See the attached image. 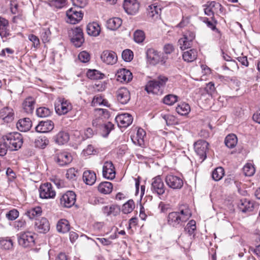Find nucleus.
<instances>
[{"label":"nucleus","mask_w":260,"mask_h":260,"mask_svg":"<svg viewBox=\"0 0 260 260\" xmlns=\"http://www.w3.org/2000/svg\"><path fill=\"white\" fill-rule=\"evenodd\" d=\"M202 21L206 24L207 26L211 28L212 30L215 31L218 34H220V30L217 29L216 27V25L217 23H215L214 21H210L209 18L207 17H203L201 18Z\"/></svg>","instance_id":"nucleus-53"},{"label":"nucleus","mask_w":260,"mask_h":260,"mask_svg":"<svg viewBox=\"0 0 260 260\" xmlns=\"http://www.w3.org/2000/svg\"><path fill=\"white\" fill-rule=\"evenodd\" d=\"M35 100L32 97H28L23 103V108L27 114H31L35 109Z\"/></svg>","instance_id":"nucleus-29"},{"label":"nucleus","mask_w":260,"mask_h":260,"mask_svg":"<svg viewBox=\"0 0 260 260\" xmlns=\"http://www.w3.org/2000/svg\"><path fill=\"white\" fill-rule=\"evenodd\" d=\"M208 143L204 140H199L194 144L195 151L202 161L204 160L207 157L206 152L208 149Z\"/></svg>","instance_id":"nucleus-10"},{"label":"nucleus","mask_w":260,"mask_h":260,"mask_svg":"<svg viewBox=\"0 0 260 260\" xmlns=\"http://www.w3.org/2000/svg\"><path fill=\"white\" fill-rule=\"evenodd\" d=\"M78 58L81 62L86 63L89 61L90 59V55L88 52L86 51H82L79 54Z\"/></svg>","instance_id":"nucleus-63"},{"label":"nucleus","mask_w":260,"mask_h":260,"mask_svg":"<svg viewBox=\"0 0 260 260\" xmlns=\"http://www.w3.org/2000/svg\"><path fill=\"white\" fill-rule=\"evenodd\" d=\"M102 210L104 213L106 214L107 216L110 215L115 216L120 211L119 207L115 205L104 206L103 207Z\"/></svg>","instance_id":"nucleus-36"},{"label":"nucleus","mask_w":260,"mask_h":260,"mask_svg":"<svg viewBox=\"0 0 260 260\" xmlns=\"http://www.w3.org/2000/svg\"><path fill=\"white\" fill-rule=\"evenodd\" d=\"M116 76L118 81L126 83L130 81L133 78L132 73L125 69L119 70L116 74Z\"/></svg>","instance_id":"nucleus-23"},{"label":"nucleus","mask_w":260,"mask_h":260,"mask_svg":"<svg viewBox=\"0 0 260 260\" xmlns=\"http://www.w3.org/2000/svg\"><path fill=\"white\" fill-rule=\"evenodd\" d=\"M123 7L127 14L134 15L138 12L139 3L137 0H124Z\"/></svg>","instance_id":"nucleus-14"},{"label":"nucleus","mask_w":260,"mask_h":260,"mask_svg":"<svg viewBox=\"0 0 260 260\" xmlns=\"http://www.w3.org/2000/svg\"><path fill=\"white\" fill-rule=\"evenodd\" d=\"M54 159L59 166H64L72 162L73 157L70 153L61 151L55 154Z\"/></svg>","instance_id":"nucleus-13"},{"label":"nucleus","mask_w":260,"mask_h":260,"mask_svg":"<svg viewBox=\"0 0 260 260\" xmlns=\"http://www.w3.org/2000/svg\"><path fill=\"white\" fill-rule=\"evenodd\" d=\"M133 52L129 49H125L122 53V57L125 61H131L133 59Z\"/></svg>","instance_id":"nucleus-59"},{"label":"nucleus","mask_w":260,"mask_h":260,"mask_svg":"<svg viewBox=\"0 0 260 260\" xmlns=\"http://www.w3.org/2000/svg\"><path fill=\"white\" fill-rule=\"evenodd\" d=\"M51 32L48 28H43L41 32V38L44 43L47 42L50 40Z\"/></svg>","instance_id":"nucleus-60"},{"label":"nucleus","mask_w":260,"mask_h":260,"mask_svg":"<svg viewBox=\"0 0 260 260\" xmlns=\"http://www.w3.org/2000/svg\"><path fill=\"white\" fill-rule=\"evenodd\" d=\"M107 103V101L104 100L102 96L97 95L94 96L91 104L93 106H97L98 105L106 106Z\"/></svg>","instance_id":"nucleus-56"},{"label":"nucleus","mask_w":260,"mask_h":260,"mask_svg":"<svg viewBox=\"0 0 260 260\" xmlns=\"http://www.w3.org/2000/svg\"><path fill=\"white\" fill-rule=\"evenodd\" d=\"M72 32L71 42L76 47H80L84 41L82 29L76 27L72 29Z\"/></svg>","instance_id":"nucleus-15"},{"label":"nucleus","mask_w":260,"mask_h":260,"mask_svg":"<svg viewBox=\"0 0 260 260\" xmlns=\"http://www.w3.org/2000/svg\"><path fill=\"white\" fill-rule=\"evenodd\" d=\"M0 246L3 249L9 250L13 248V243L10 238H2L0 239Z\"/></svg>","instance_id":"nucleus-42"},{"label":"nucleus","mask_w":260,"mask_h":260,"mask_svg":"<svg viewBox=\"0 0 260 260\" xmlns=\"http://www.w3.org/2000/svg\"><path fill=\"white\" fill-rule=\"evenodd\" d=\"M122 24V20L120 18L115 17L111 18L107 21V27L111 30H115L118 28Z\"/></svg>","instance_id":"nucleus-37"},{"label":"nucleus","mask_w":260,"mask_h":260,"mask_svg":"<svg viewBox=\"0 0 260 260\" xmlns=\"http://www.w3.org/2000/svg\"><path fill=\"white\" fill-rule=\"evenodd\" d=\"M55 109L58 115H64L72 109V105L68 100L59 98L55 104Z\"/></svg>","instance_id":"nucleus-4"},{"label":"nucleus","mask_w":260,"mask_h":260,"mask_svg":"<svg viewBox=\"0 0 260 260\" xmlns=\"http://www.w3.org/2000/svg\"><path fill=\"white\" fill-rule=\"evenodd\" d=\"M35 226L37 231L40 233H46L50 229L49 221L45 217H42L41 219L37 220L36 222Z\"/></svg>","instance_id":"nucleus-24"},{"label":"nucleus","mask_w":260,"mask_h":260,"mask_svg":"<svg viewBox=\"0 0 260 260\" xmlns=\"http://www.w3.org/2000/svg\"><path fill=\"white\" fill-rule=\"evenodd\" d=\"M10 9L11 13L13 14L22 13V11L20 9L18 3L16 0H11L10 3Z\"/></svg>","instance_id":"nucleus-51"},{"label":"nucleus","mask_w":260,"mask_h":260,"mask_svg":"<svg viewBox=\"0 0 260 260\" xmlns=\"http://www.w3.org/2000/svg\"><path fill=\"white\" fill-rule=\"evenodd\" d=\"M185 231L189 235L194 236V231L196 230V222L194 220H190L184 228Z\"/></svg>","instance_id":"nucleus-45"},{"label":"nucleus","mask_w":260,"mask_h":260,"mask_svg":"<svg viewBox=\"0 0 260 260\" xmlns=\"http://www.w3.org/2000/svg\"><path fill=\"white\" fill-rule=\"evenodd\" d=\"M135 208V203L133 200H129L122 206V211L124 214L132 212Z\"/></svg>","instance_id":"nucleus-50"},{"label":"nucleus","mask_w":260,"mask_h":260,"mask_svg":"<svg viewBox=\"0 0 260 260\" xmlns=\"http://www.w3.org/2000/svg\"><path fill=\"white\" fill-rule=\"evenodd\" d=\"M145 38V33L143 30H137L134 34V41L138 43H142Z\"/></svg>","instance_id":"nucleus-54"},{"label":"nucleus","mask_w":260,"mask_h":260,"mask_svg":"<svg viewBox=\"0 0 260 260\" xmlns=\"http://www.w3.org/2000/svg\"><path fill=\"white\" fill-rule=\"evenodd\" d=\"M16 126L18 130L25 132L30 129L32 126V123L29 118H24L19 120Z\"/></svg>","instance_id":"nucleus-26"},{"label":"nucleus","mask_w":260,"mask_h":260,"mask_svg":"<svg viewBox=\"0 0 260 260\" xmlns=\"http://www.w3.org/2000/svg\"><path fill=\"white\" fill-rule=\"evenodd\" d=\"M76 195L73 191H68L60 197V204L65 208H71L75 203Z\"/></svg>","instance_id":"nucleus-5"},{"label":"nucleus","mask_w":260,"mask_h":260,"mask_svg":"<svg viewBox=\"0 0 260 260\" xmlns=\"http://www.w3.org/2000/svg\"><path fill=\"white\" fill-rule=\"evenodd\" d=\"M98 190L103 194H109L111 192L113 189V185L110 182H101L98 186Z\"/></svg>","instance_id":"nucleus-35"},{"label":"nucleus","mask_w":260,"mask_h":260,"mask_svg":"<svg viewBox=\"0 0 260 260\" xmlns=\"http://www.w3.org/2000/svg\"><path fill=\"white\" fill-rule=\"evenodd\" d=\"M176 112L181 115H186L190 111L189 105L186 103H181L176 108Z\"/></svg>","instance_id":"nucleus-39"},{"label":"nucleus","mask_w":260,"mask_h":260,"mask_svg":"<svg viewBox=\"0 0 260 260\" xmlns=\"http://www.w3.org/2000/svg\"><path fill=\"white\" fill-rule=\"evenodd\" d=\"M96 179L95 173L91 170H87L84 172L83 174V180L87 185H93Z\"/></svg>","instance_id":"nucleus-27"},{"label":"nucleus","mask_w":260,"mask_h":260,"mask_svg":"<svg viewBox=\"0 0 260 260\" xmlns=\"http://www.w3.org/2000/svg\"><path fill=\"white\" fill-rule=\"evenodd\" d=\"M243 171L245 176H251L254 174L255 169L251 164H247L244 166Z\"/></svg>","instance_id":"nucleus-55"},{"label":"nucleus","mask_w":260,"mask_h":260,"mask_svg":"<svg viewBox=\"0 0 260 260\" xmlns=\"http://www.w3.org/2000/svg\"><path fill=\"white\" fill-rule=\"evenodd\" d=\"M241 203L239 205L240 210L244 213L250 212L253 210L254 207L253 202L247 199L241 200Z\"/></svg>","instance_id":"nucleus-31"},{"label":"nucleus","mask_w":260,"mask_h":260,"mask_svg":"<svg viewBox=\"0 0 260 260\" xmlns=\"http://www.w3.org/2000/svg\"><path fill=\"white\" fill-rule=\"evenodd\" d=\"M19 216V212L16 209H13L6 214V217L10 220H14Z\"/></svg>","instance_id":"nucleus-62"},{"label":"nucleus","mask_w":260,"mask_h":260,"mask_svg":"<svg viewBox=\"0 0 260 260\" xmlns=\"http://www.w3.org/2000/svg\"><path fill=\"white\" fill-rule=\"evenodd\" d=\"M48 5L51 7L60 9L66 5V0H49Z\"/></svg>","instance_id":"nucleus-46"},{"label":"nucleus","mask_w":260,"mask_h":260,"mask_svg":"<svg viewBox=\"0 0 260 260\" xmlns=\"http://www.w3.org/2000/svg\"><path fill=\"white\" fill-rule=\"evenodd\" d=\"M3 140L6 141L8 148L11 151L20 149L23 143V137L19 133H11L3 137Z\"/></svg>","instance_id":"nucleus-3"},{"label":"nucleus","mask_w":260,"mask_h":260,"mask_svg":"<svg viewBox=\"0 0 260 260\" xmlns=\"http://www.w3.org/2000/svg\"><path fill=\"white\" fill-rule=\"evenodd\" d=\"M49 144V140L45 137H40L35 141V146L40 148H45Z\"/></svg>","instance_id":"nucleus-49"},{"label":"nucleus","mask_w":260,"mask_h":260,"mask_svg":"<svg viewBox=\"0 0 260 260\" xmlns=\"http://www.w3.org/2000/svg\"><path fill=\"white\" fill-rule=\"evenodd\" d=\"M78 170L74 168H71L67 170L66 174V178L72 181L76 180L77 179V173Z\"/></svg>","instance_id":"nucleus-57"},{"label":"nucleus","mask_w":260,"mask_h":260,"mask_svg":"<svg viewBox=\"0 0 260 260\" xmlns=\"http://www.w3.org/2000/svg\"><path fill=\"white\" fill-rule=\"evenodd\" d=\"M165 181L167 185L173 189H180L183 185V181L180 177L172 174L166 176Z\"/></svg>","instance_id":"nucleus-8"},{"label":"nucleus","mask_w":260,"mask_h":260,"mask_svg":"<svg viewBox=\"0 0 260 260\" xmlns=\"http://www.w3.org/2000/svg\"><path fill=\"white\" fill-rule=\"evenodd\" d=\"M17 236L19 245L26 248L32 246L35 244V238L32 233L24 232L20 233Z\"/></svg>","instance_id":"nucleus-7"},{"label":"nucleus","mask_w":260,"mask_h":260,"mask_svg":"<svg viewBox=\"0 0 260 260\" xmlns=\"http://www.w3.org/2000/svg\"><path fill=\"white\" fill-rule=\"evenodd\" d=\"M178 98V96L176 95L169 94L164 98L163 103L166 105L171 106L177 102Z\"/></svg>","instance_id":"nucleus-47"},{"label":"nucleus","mask_w":260,"mask_h":260,"mask_svg":"<svg viewBox=\"0 0 260 260\" xmlns=\"http://www.w3.org/2000/svg\"><path fill=\"white\" fill-rule=\"evenodd\" d=\"M147 61L152 64L155 65L159 63V52L153 48H149L146 51Z\"/></svg>","instance_id":"nucleus-25"},{"label":"nucleus","mask_w":260,"mask_h":260,"mask_svg":"<svg viewBox=\"0 0 260 260\" xmlns=\"http://www.w3.org/2000/svg\"><path fill=\"white\" fill-rule=\"evenodd\" d=\"M87 76L91 80L103 79L104 75L96 70H89L87 72Z\"/></svg>","instance_id":"nucleus-43"},{"label":"nucleus","mask_w":260,"mask_h":260,"mask_svg":"<svg viewBox=\"0 0 260 260\" xmlns=\"http://www.w3.org/2000/svg\"><path fill=\"white\" fill-rule=\"evenodd\" d=\"M40 197L44 199H54L56 192L50 183H45L39 187Z\"/></svg>","instance_id":"nucleus-6"},{"label":"nucleus","mask_w":260,"mask_h":260,"mask_svg":"<svg viewBox=\"0 0 260 260\" xmlns=\"http://www.w3.org/2000/svg\"><path fill=\"white\" fill-rule=\"evenodd\" d=\"M42 213V208L40 206L31 208L27 210L25 214L30 219H36L40 216Z\"/></svg>","instance_id":"nucleus-30"},{"label":"nucleus","mask_w":260,"mask_h":260,"mask_svg":"<svg viewBox=\"0 0 260 260\" xmlns=\"http://www.w3.org/2000/svg\"><path fill=\"white\" fill-rule=\"evenodd\" d=\"M195 38V35L193 32H187L183 35L178 41L180 48L182 50L190 48L193 40Z\"/></svg>","instance_id":"nucleus-16"},{"label":"nucleus","mask_w":260,"mask_h":260,"mask_svg":"<svg viewBox=\"0 0 260 260\" xmlns=\"http://www.w3.org/2000/svg\"><path fill=\"white\" fill-rule=\"evenodd\" d=\"M237 138L234 134H230L227 136L224 141L225 145L230 148L235 147L237 144Z\"/></svg>","instance_id":"nucleus-40"},{"label":"nucleus","mask_w":260,"mask_h":260,"mask_svg":"<svg viewBox=\"0 0 260 260\" xmlns=\"http://www.w3.org/2000/svg\"><path fill=\"white\" fill-rule=\"evenodd\" d=\"M67 22L71 24H76L82 20L83 13L81 11H78L75 8H71L66 12Z\"/></svg>","instance_id":"nucleus-11"},{"label":"nucleus","mask_w":260,"mask_h":260,"mask_svg":"<svg viewBox=\"0 0 260 260\" xmlns=\"http://www.w3.org/2000/svg\"><path fill=\"white\" fill-rule=\"evenodd\" d=\"M101 128H102L103 131L105 132V134H103V136L106 137L108 136L110 132L113 129L114 124L111 122H108L102 124Z\"/></svg>","instance_id":"nucleus-58"},{"label":"nucleus","mask_w":260,"mask_h":260,"mask_svg":"<svg viewBox=\"0 0 260 260\" xmlns=\"http://www.w3.org/2000/svg\"><path fill=\"white\" fill-rule=\"evenodd\" d=\"M102 61L107 64H114L117 61L116 54L112 51L105 50L101 56Z\"/></svg>","instance_id":"nucleus-20"},{"label":"nucleus","mask_w":260,"mask_h":260,"mask_svg":"<svg viewBox=\"0 0 260 260\" xmlns=\"http://www.w3.org/2000/svg\"><path fill=\"white\" fill-rule=\"evenodd\" d=\"M56 228L58 232L66 233L69 231L70 229V225L67 220L65 219H61L58 221Z\"/></svg>","instance_id":"nucleus-34"},{"label":"nucleus","mask_w":260,"mask_h":260,"mask_svg":"<svg viewBox=\"0 0 260 260\" xmlns=\"http://www.w3.org/2000/svg\"><path fill=\"white\" fill-rule=\"evenodd\" d=\"M151 190L153 193L159 196L165 193L166 188L160 176H157L152 179Z\"/></svg>","instance_id":"nucleus-9"},{"label":"nucleus","mask_w":260,"mask_h":260,"mask_svg":"<svg viewBox=\"0 0 260 260\" xmlns=\"http://www.w3.org/2000/svg\"><path fill=\"white\" fill-rule=\"evenodd\" d=\"M54 128V123L51 120L42 121L36 126V132L40 133H48Z\"/></svg>","instance_id":"nucleus-21"},{"label":"nucleus","mask_w":260,"mask_h":260,"mask_svg":"<svg viewBox=\"0 0 260 260\" xmlns=\"http://www.w3.org/2000/svg\"><path fill=\"white\" fill-rule=\"evenodd\" d=\"M28 40L32 42V46L35 48H38L40 46V40L36 36L33 34H30L28 36Z\"/></svg>","instance_id":"nucleus-64"},{"label":"nucleus","mask_w":260,"mask_h":260,"mask_svg":"<svg viewBox=\"0 0 260 260\" xmlns=\"http://www.w3.org/2000/svg\"><path fill=\"white\" fill-rule=\"evenodd\" d=\"M207 4L215 14H219L223 12L224 8L220 3L212 1L208 3Z\"/></svg>","instance_id":"nucleus-41"},{"label":"nucleus","mask_w":260,"mask_h":260,"mask_svg":"<svg viewBox=\"0 0 260 260\" xmlns=\"http://www.w3.org/2000/svg\"><path fill=\"white\" fill-rule=\"evenodd\" d=\"M117 101L121 104H127L130 100V93L125 87L119 88L116 92Z\"/></svg>","instance_id":"nucleus-22"},{"label":"nucleus","mask_w":260,"mask_h":260,"mask_svg":"<svg viewBox=\"0 0 260 260\" xmlns=\"http://www.w3.org/2000/svg\"><path fill=\"white\" fill-rule=\"evenodd\" d=\"M198 56L197 50L192 49L185 51L182 55L184 61L190 62L196 59Z\"/></svg>","instance_id":"nucleus-32"},{"label":"nucleus","mask_w":260,"mask_h":260,"mask_svg":"<svg viewBox=\"0 0 260 260\" xmlns=\"http://www.w3.org/2000/svg\"><path fill=\"white\" fill-rule=\"evenodd\" d=\"M9 28V22L4 18L0 17V36L3 41H6L11 36Z\"/></svg>","instance_id":"nucleus-19"},{"label":"nucleus","mask_w":260,"mask_h":260,"mask_svg":"<svg viewBox=\"0 0 260 260\" xmlns=\"http://www.w3.org/2000/svg\"><path fill=\"white\" fill-rule=\"evenodd\" d=\"M69 135L64 131L59 132L55 137V141L59 145H63L69 140Z\"/></svg>","instance_id":"nucleus-33"},{"label":"nucleus","mask_w":260,"mask_h":260,"mask_svg":"<svg viewBox=\"0 0 260 260\" xmlns=\"http://www.w3.org/2000/svg\"><path fill=\"white\" fill-rule=\"evenodd\" d=\"M133 118L131 114L124 113L117 115L115 117V121L120 127H126L133 122Z\"/></svg>","instance_id":"nucleus-17"},{"label":"nucleus","mask_w":260,"mask_h":260,"mask_svg":"<svg viewBox=\"0 0 260 260\" xmlns=\"http://www.w3.org/2000/svg\"><path fill=\"white\" fill-rule=\"evenodd\" d=\"M224 174L223 169L222 167H217L212 172V177L214 180L217 181L222 178Z\"/></svg>","instance_id":"nucleus-44"},{"label":"nucleus","mask_w":260,"mask_h":260,"mask_svg":"<svg viewBox=\"0 0 260 260\" xmlns=\"http://www.w3.org/2000/svg\"><path fill=\"white\" fill-rule=\"evenodd\" d=\"M162 118L165 120L166 124L168 125L174 124L176 122V119L175 117L172 115H164L162 116Z\"/></svg>","instance_id":"nucleus-61"},{"label":"nucleus","mask_w":260,"mask_h":260,"mask_svg":"<svg viewBox=\"0 0 260 260\" xmlns=\"http://www.w3.org/2000/svg\"><path fill=\"white\" fill-rule=\"evenodd\" d=\"M168 78L164 76H159L156 79L148 81L145 89L148 93L155 94H161Z\"/></svg>","instance_id":"nucleus-2"},{"label":"nucleus","mask_w":260,"mask_h":260,"mask_svg":"<svg viewBox=\"0 0 260 260\" xmlns=\"http://www.w3.org/2000/svg\"><path fill=\"white\" fill-rule=\"evenodd\" d=\"M86 31L89 35L96 37L101 32V28L98 23L93 22L87 25Z\"/></svg>","instance_id":"nucleus-28"},{"label":"nucleus","mask_w":260,"mask_h":260,"mask_svg":"<svg viewBox=\"0 0 260 260\" xmlns=\"http://www.w3.org/2000/svg\"><path fill=\"white\" fill-rule=\"evenodd\" d=\"M145 132L141 128H138L137 133V136L136 139H132L134 144H137L140 146H142L144 145V137L145 136Z\"/></svg>","instance_id":"nucleus-38"},{"label":"nucleus","mask_w":260,"mask_h":260,"mask_svg":"<svg viewBox=\"0 0 260 260\" xmlns=\"http://www.w3.org/2000/svg\"><path fill=\"white\" fill-rule=\"evenodd\" d=\"M51 110L46 107H40L36 110V114L38 116L42 118L47 117L51 115Z\"/></svg>","instance_id":"nucleus-52"},{"label":"nucleus","mask_w":260,"mask_h":260,"mask_svg":"<svg viewBox=\"0 0 260 260\" xmlns=\"http://www.w3.org/2000/svg\"><path fill=\"white\" fill-rule=\"evenodd\" d=\"M14 110L10 107H6L0 110V118L5 122L10 123L12 122L14 119Z\"/></svg>","instance_id":"nucleus-18"},{"label":"nucleus","mask_w":260,"mask_h":260,"mask_svg":"<svg viewBox=\"0 0 260 260\" xmlns=\"http://www.w3.org/2000/svg\"><path fill=\"white\" fill-rule=\"evenodd\" d=\"M161 11V8L155 4L150 5L148 9V14L151 17L159 15Z\"/></svg>","instance_id":"nucleus-48"},{"label":"nucleus","mask_w":260,"mask_h":260,"mask_svg":"<svg viewBox=\"0 0 260 260\" xmlns=\"http://www.w3.org/2000/svg\"><path fill=\"white\" fill-rule=\"evenodd\" d=\"M192 213L187 206L180 208L178 211L169 213L167 217L168 224L172 227L178 228L182 226L191 217Z\"/></svg>","instance_id":"nucleus-1"},{"label":"nucleus","mask_w":260,"mask_h":260,"mask_svg":"<svg viewBox=\"0 0 260 260\" xmlns=\"http://www.w3.org/2000/svg\"><path fill=\"white\" fill-rule=\"evenodd\" d=\"M103 176L108 180H113L115 177V170L113 164L111 161L104 162L103 166Z\"/></svg>","instance_id":"nucleus-12"}]
</instances>
